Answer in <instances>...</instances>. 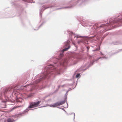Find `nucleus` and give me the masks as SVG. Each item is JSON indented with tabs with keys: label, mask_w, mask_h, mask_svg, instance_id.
Listing matches in <instances>:
<instances>
[{
	"label": "nucleus",
	"mask_w": 122,
	"mask_h": 122,
	"mask_svg": "<svg viewBox=\"0 0 122 122\" xmlns=\"http://www.w3.org/2000/svg\"><path fill=\"white\" fill-rule=\"evenodd\" d=\"M68 104L66 105V106H65V107H64L65 108H68Z\"/></svg>",
	"instance_id": "obj_27"
},
{
	"label": "nucleus",
	"mask_w": 122,
	"mask_h": 122,
	"mask_svg": "<svg viewBox=\"0 0 122 122\" xmlns=\"http://www.w3.org/2000/svg\"><path fill=\"white\" fill-rule=\"evenodd\" d=\"M70 42L68 40L64 42V46L65 48L61 50L59 59L56 58L53 59L57 61L56 62H54L53 66L51 65L46 66L43 70V72L36 76V77H39L38 79L36 80L33 83H31L24 86L26 87L30 86L31 91L34 89L38 88L42 89L43 87L41 86L43 85L42 83L45 80L48 79L51 77H54L56 75L59 74L62 72L64 69L66 68L68 62L67 60L64 58L63 53L70 48Z\"/></svg>",
	"instance_id": "obj_1"
},
{
	"label": "nucleus",
	"mask_w": 122,
	"mask_h": 122,
	"mask_svg": "<svg viewBox=\"0 0 122 122\" xmlns=\"http://www.w3.org/2000/svg\"><path fill=\"white\" fill-rule=\"evenodd\" d=\"M87 0H82V2H81V0H78L74 2L72 5H71L70 6H68L65 7H62L61 8H58L57 10H58L63 8H68L72 7L79 4V5H81V3H83L84 2H85Z\"/></svg>",
	"instance_id": "obj_5"
},
{
	"label": "nucleus",
	"mask_w": 122,
	"mask_h": 122,
	"mask_svg": "<svg viewBox=\"0 0 122 122\" xmlns=\"http://www.w3.org/2000/svg\"><path fill=\"white\" fill-rule=\"evenodd\" d=\"M68 93V92H66V94H65V95H66V96H67V95H68V93Z\"/></svg>",
	"instance_id": "obj_33"
},
{
	"label": "nucleus",
	"mask_w": 122,
	"mask_h": 122,
	"mask_svg": "<svg viewBox=\"0 0 122 122\" xmlns=\"http://www.w3.org/2000/svg\"><path fill=\"white\" fill-rule=\"evenodd\" d=\"M1 96H0V99H1Z\"/></svg>",
	"instance_id": "obj_38"
},
{
	"label": "nucleus",
	"mask_w": 122,
	"mask_h": 122,
	"mask_svg": "<svg viewBox=\"0 0 122 122\" xmlns=\"http://www.w3.org/2000/svg\"><path fill=\"white\" fill-rule=\"evenodd\" d=\"M45 99V97L43 99H41L42 101L43 102H44V101Z\"/></svg>",
	"instance_id": "obj_31"
},
{
	"label": "nucleus",
	"mask_w": 122,
	"mask_h": 122,
	"mask_svg": "<svg viewBox=\"0 0 122 122\" xmlns=\"http://www.w3.org/2000/svg\"><path fill=\"white\" fill-rule=\"evenodd\" d=\"M82 41L81 40L79 41H78L77 43L78 44L80 43L81 42H82Z\"/></svg>",
	"instance_id": "obj_24"
},
{
	"label": "nucleus",
	"mask_w": 122,
	"mask_h": 122,
	"mask_svg": "<svg viewBox=\"0 0 122 122\" xmlns=\"http://www.w3.org/2000/svg\"><path fill=\"white\" fill-rule=\"evenodd\" d=\"M60 87V85H59L58 86V88H59Z\"/></svg>",
	"instance_id": "obj_37"
},
{
	"label": "nucleus",
	"mask_w": 122,
	"mask_h": 122,
	"mask_svg": "<svg viewBox=\"0 0 122 122\" xmlns=\"http://www.w3.org/2000/svg\"><path fill=\"white\" fill-rule=\"evenodd\" d=\"M65 100H64L63 101H61L60 102H58L60 105H61L63 104H64L66 102Z\"/></svg>",
	"instance_id": "obj_12"
},
{
	"label": "nucleus",
	"mask_w": 122,
	"mask_h": 122,
	"mask_svg": "<svg viewBox=\"0 0 122 122\" xmlns=\"http://www.w3.org/2000/svg\"><path fill=\"white\" fill-rule=\"evenodd\" d=\"M34 109H31L32 110H33Z\"/></svg>",
	"instance_id": "obj_41"
},
{
	"label": "nucleus",
	"mask_w": 122,
	"mask_h": 122,
	"mask_svg": "<svg viewBox=\"0 0 122 122\" xmlns=\"http://www.w3.org/2000/svg\"><path fill=\"white\" fill-rule=\"evenodd\" d=\"M92 56H90L89 57V58H92Z\"/></svg>",
	"instance_id": "obj_35"
},
{
	"label": "nucleus",
	"mask_w": 122,
	"mask_h": 122,
	"mask_svg": "<svg viewBox=\"0 0 122 122\" xmlns=\"http://www.w3.org/2000/svg\"><path fill=\"white\" fill-rule=\"evenodd\" d=\"M100 49V46H99V47H98L94 51H98Z\"/></svg>",
	"instance_id": "obj_23"
},
{
	"label": "nucleus",
	"mask_w": 122,
	"mask_h": 122,
	"mask_svg": "<svg viewBox=\"0 0 122 122\" xmlns=\"http://www.w3.org/2000/svg\"><path fill=\"white\" fill-rule=\"evenodd\" d=\"M17 119H18L17 118L16 120H14L13 119H12L11 120H12V122H14L16 120H17Z\"/></svg>",
	"instance_id": "obj_29"
},
{
	"label": "nucleus",
	"mask_w": 122,
	"mask_h": 122,
	"mask_svg": "<svg viewBox=\"0 0 122 122\" xmlns=\"http://www.w3.org/2000/svg\"><path fill=\"white\" fill-rule=\"evenodd\" d=\"M64 100H65L67 101V96L66 95H65L64 96Z\"/></svg>",
	"instance_id": "obj_21"
},
{
	"label": "nucleus",
	"mask_w": 122,
	"mask_h": 122,
	"mask_svg": "<svg viewBox=\"0 0 122 122\" xmlns=\"http://www.w3.org/2000/svg\"><path fill=\"white\" fill-rule=\"evenodd\" d=\"M86 48L87 49V51H88L89 50V47L88 46H86Z\"/></svg>",
	"instance_id": "obj_28"
},
{
	"label": "nucleus",
	"mask_w": 122,
	"mask_h": 122,
	"mask_svg": "<svg viewBox=\"0 0 122 122\" xmlns=\"http://www.w3.org/2000/svg\"><path fill=\"white\" fill-rule=\"evenodd\" d=\"M33 95V94L32 93H31L29 95L27 96V97L25 98L27 99L28 98L32 97Z\"/></svg>",
	"instance_id": "obj_13"
},
{
	"label": "nucleus",
	"mask_w": 122,
	"mask_h": 122,
	"mask_svg": "<svg viewBox=\"0 0 122 122\" xmlns=\"http://www.w3.org/2000/svg\"><path fill=\"white\" fill-rule=\"evenodd\" d=\"M54 6L53 5H43L42 6L41 8L40 9V14L41 17L42 14V11H44L46 9L49 8H52Z\"/></svg>",
	"instance_id": "obj_6"
},
{
	"label": "nucleus",
	"mask_w": 122,
	"mask_h": 122,
	"mask_svg": "<svg viewBox=\"0 0 122 122\" xmlns=\"http://www.w3.org/2000/svg\"><path fill=\"white\" fill-rule=\"evenodd\" d=\"M102 58L107 59V57H105V56L102 57H100L96 59H94L92 61H91L89 64L88 63L87 64L85 65L84 66L85 67H86V68L85 69H83V71H85L87 69H88L89 67L93 65L94 62H95L96 63H97V61L99 59Z\"/></svg>",
	"instance_id": "obj_3"
},
{
	"label": "nucleus",
	"mask_w": 122,
	"mask_h": 122,
	"mask_svg": "<svg viewBox=\"0 0 122 122\" xmlns=\"http://www.w3.org/2000/svg\"><path fill=\"white\" fill-rule=\"evenodd\" d=\"M122 17L120 18H118L117 19H114V18L112 20L111 18L109 20V22L108 24H102L99 26L98 27L96 26V28L97 29L101 27H105V28H106L107 27H112L113 28L117 27V26H122Z\"/></svg>",
	"instance_id": "obj_2"
},
{
	"label": "nucleus",
	"mask_w": 122,
	"mask_h": 122,
	"mask_svg": "<svg viewBox=\"0 0 122 122\" xmlns=\"http://www.w3.org/2000/svg\"><path fill=\"white\" fill-rule=\"evenodd\" d=\"M63 110V111H64V110H65L64 109V110Z\"/></svg>",
	"instance_id": "obj_40"
},
{
	"label": "nucleus",
	"mask_w": 122,
	"mask_h": 122,
	"mask_svg": "<svg viewBox=\"0 0 122 122\" xmlns=\"http://www.w3.org/2000/svg\"><path fill=\"white\" fill-rule=\"evenodd\" d=\"M24 111L21 113H20L19 114H15V115L12 116V117L14 118H15L16 117H20L22 116V115L23 114L25 113H26L25 112H24Z\"/></svg>",
	"instance_id": "obj_9"
},
{
	"label": "nucleus",
	"mask_w": 122,
	"mask_h": 122,
	"mask_svg": "<svg viewBox=\"0 0 122 122\" xmlns=\"http://www.w3.org/2000/svg\"><path fill=\"white\" fill-rule=\"evenodd\" d=\"M14 90V89L11 87L6 88L4 90V94H5L7 92H13Z\"/></svg>",
	"instance_id": "obj_8"
},
{
	"label": "nucleus",
	"mask_w": 122,
	"mask_h": 122,
	"mask_svg": "<svg viewBox=\"0 0 122 122\" xmlns=\"http://www.w3.org/2000/svg\"><path fill=\"white\" fill-rule=\"evenodd\" d=\"M66 104H67V105L68 104L67 103V102H66Z\"/></svg>",
	"instance_id": "obj_39"
},
{
	"label": "nucleus",
	"mask_w": 122,
	"mask_h": 122,
	"mask_svg": "<svg viewBox=\"0 0 122 122\" xmlns=\"http://www.w3.org/2000/svg\"><path fill=\"white\" fill-rule=\"evenodd\" d=\"M112 43L114 45H118L120 44L119 42L117 41L113 42Z\"/></svg>",
	"instance_id": "obj_17"
},
{
	"label": "nucleus",
	"mask_w": 122,
	"mask_h": 122,
	"mask_svg": "<svg viewBox=\"0 0 122 122\" xmlns=\"http://www.w3.org/2000/svg\"><path fill=\"white\" fill-rule=\"evenodd\" d=\"M106 31H105L104 30H103L102 31V30H101L100 31V35H102L103 33H104Z\"/></svg>",
	"instance_id": "obj_19"
},
{
	"label": "nucleus",
	"mask_w": 122,
	"mask_h": 122,
	"mask_svg": "<svg viewBox=\"0 0 122 122\" xmlns=\"http://www.w3.org/2000/svg\"><path fill=\"white\" fill-rule=\"evenodd\" d=\"M60 106L58 102L53 104L50 105L49 106L51 107H55Z\"/></svg>",
	"instance_id": "obj_10"
},
{
	"label": "nucleus",
	"mask_w": 122,
	"mask_h": 122,
	"mask_svg": "<svg viewBox=\"0 0 122 122\" xmlns=\"http://www.w3.org/2000/svg\"><path fill=\"white\" fill-rule=\"evenodd\" d=\"M15 108H16V107H13V108H12V109H15Z\"/></svg>",
	"instance_id": "obj_36"
},
{
	"label": "nucleus",
	"mask_w": 122,
	"mask_h": 122,
	"mask_svg": "<svg viewBox=\"0 0 122 122\" xmlns=\"http://www.w3.org/2000/svg\"><path fill=\"white\" fill-rule=\"evenodd\" d=\"M5 122H12V120L10 118H9L7 119L6 122L5 121Z\"/></svg>",
	"instance_id": "obj_16"
},
{
	"label": "nucleus",
	"mask_w": 122,
	"mask_h": 122,
	"mask_svg": "<svg viewBox=\"0 0 122 122\" xmlns=\"http://www.w3.org/2000/svg\"><path fill=\"white\" fill-rule=\"evenodd\" d=\"M23 100L21 98H20L17 100V102H22Z\"/></svg>",
	"instance_id": "obj_15"
},
{
	"label": "nucleus",
	"mask_w": 122,
	"mask_h": 122,
	"mask_svg": "<svg viewBox=\"0 0 122 122\" xmlns=\"http://www.w3.org/2000/svg\"><path fill=\"white\" fill-rule=\"evenodd\" d=\"M71 88H69V89L68 90H67L66 92H68L69 91H71Z\"/></svg>",
	"instance_id": "obj_30"
},
{
	"label": "nucleus",
	"mask_w": 122,
	"mask_h": 122,
	"mask_svg": "<svg viewBox=\"0 0 122 122\" xmlns=\"http://www.w3.org/2000/svg\"><path fill=\"white\" fill-rule=\"evenodd\" d=\"M79 37H82L83 36L78 35L77 34H75L72 32L71 33V36L70 37L71 41H72L74 39L76 38V39L78 38Z\"/></svg>",
	"instance_id": "obj_7"
},
{
	"label": "nucleus",
	"mask_w": 122,
	"mask_h": 122,
	"mask_svg": "<svg viewBox=\"0 0 122 122\" xmlns=\"http://www.w3.org/2000/svg\"><path fill=\"white\" fill-rule=\"evenodd\" d=\"M11 4L12 5H13L14 4V2H12V3H11Z\"/></svg>",
	"instance_id": "obj_34"
},
{
	"label": "nucleus",
	"mask_w": 122,
	"mask_h": 122,
	"mask_svg": "<svg viewBox=\"0 0 122 122\" xmlns=\"http://www.w3.org/2000/svg\"><path fill=\"white\" fill-rule=\"evenodd\" d=\"M81 77L80 73H78L76 74V78H80Z\"/></svg>",
	"instance_id": "obj_18"
},
{
	"label": "nucleus",
	"mask_w": 122,
	"mask_h": 122,
	"mask_svg": "<svg viewBox=\"0 0 122 122\" xmlns=\"http://www.w3.org/2000/svg\"><path fill=\"white\" fill-rule=\"evenodd\" d=\"M41 101H38L37 102H32L30 103L29 106L24 111V112H28L30 109L36 107L38 106L41 102Z\"/></svg>",
	"instance_id": "obj_4"
},
{
	"label": "nucleus",
	"mask_w": 122,
	"mask_h": 122,
	"mask_svg": "<svg viewBox=\"0 0 122 122\" xmlns=\"http://www.w3.org/2000/svg\"><path fill=\"white\" fill-rule=\"evenodd\" d=\"M57 107L58 108L61 109L62 110H64V108H63L60 107Z\"/></svg>",
	"instance_id": "obj_26"
},
{
	"label": "nucleus",
	"mask_w": 122,
	"mask_h": 122,
	"mask_svg": "<svg viewBox=\"0 0 122 122\" xmlns=\"http://www.w3.org/2000/svg\"><path fill=\"white\" fill-rule=\"evenodd\" d=\"M100 53L101 55H104L101 52H100Z\"/></svg>",
	"instance_id": "obj_32"
},
{
	"label": "nucleus",
	"mask_w": 122,
	"mask_h": 122,
	"mask_svg": "<svg viewBox=\"0 0 122 122\" xmlns=\"http://www.w3.org/2000/svg\"><path fill=\"white\" fill-rule=\"evenodd\" d=\"M122 51V49L120 50L119 51H117V52H116L114 53H112V55H115V54L117 53H118L119 51Z\"/></svg>",
	"instance_id": "obj_20"
},
{
	"label": "nucleus",
	"mask_w": 122,
	"mask_h": 122,
	"mask_svg": "<svg viewBox=\"0 0 122 122\" xmlns=\"http://www.w3.org/2000/svg\"><path fill=\"white\" fill-rule=\"evenodd\" d=\"M73 44L76 47V49H77V47L76 46V45L74 43H73Z\"/></svg>",
	"instance_id": "obj_25"
},
{
	"label": "nucleus",
	"mask_w": 122,
	"mask_h": 122,
	"mask_svg": "<svg viewBox=\"0 0 122 122\" xmlns=\"http://www.w3.org/2000/svg\"><path fill=\"white\" fill-rule=\"evenodd\" d=\"M45 22H43L41 24V25L39 26L36 29H34V30H37Z\"/></svg>",
	"instance_id": "obj_14"
},
{
	"label": "nucleus",
	"mask_w": 122,
	"mask_h": 122,
	"mask_svg": "<svg viewBox=\"0 0 122 122\" xmlns=\"http://www.w3.org/2000/svg\"><path fill=\"white\" fill-rule=\"evenodd\" d=\"M64 112H65V113H66V115L68 116L70 115H71L72 114H73L74 115V118H73V120L74 121H75V113H74L72 112V113H70V114H68V113H67V112L65 110H64Z\"/></svg>",
	"instance_id": "obj_11"
},
{
	"label": "nucleus",
	"mask_w": 122,
	"mask_h": 122,
	"mask_svg": "<svg viewBox=\"0 0 122 122\" xmlns=\"http://www.w3.org/2000/svg\"><path fill=\"white\" fill-rule=\"evenodd\" d=\"M27 0V2H30V3H34L35 2H32L31 1L32 0Z\"/></svg>",
	"instance_id": "obj_22"
}]
</instances>
